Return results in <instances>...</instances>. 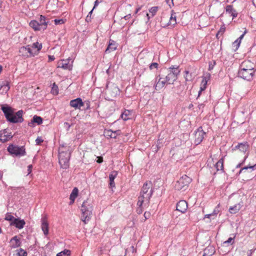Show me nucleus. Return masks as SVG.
Listing matches in <instances>:
<instances>
[{
  "instance_id": "obj_50",
  "label": "nucleus",
  "mask_w": 256,
  "mask_h": 256,
  "mask_svg": "<svg viewBox=\"0 0 256 256\" xmlns=\"http://www.w3.org/2000/svg\"><path fill=\"white\" fill-rule=\"evenodd\" d=\"M92 11L93 10H92L88 14L86 18V21L88 22H90V20H91V16H92Z\"/></svg>"
},
{
  "instance_id": "obj_17",
  "label": "nucleus",
  "mask_w": 256,
  "mask_h": 256,
  "mask_svg": "<svg viewBox=\"0 0 256 256\" xmlns=\"http://www.w3.org/2000/svg\"><path fill=\"white\" fill-rule=\"evenodd\" d=\"M227 16H232L233 19L238 16V12L232 6L228 5L226 8V14Z\"/></svg>"
},
{
  "instance_id": "obj_20",
  "label": "nucleus",
  "mask_w": 256,
  "mask_h": 256,
  "mask_svg": "<svg viewBox=\"0 0 256 256\" xmlns=\"http://www.w3.org/2000/svg\"><path fill=\"white\" fill-rule=\"evenodd\" d=\"M10 246L12 248H16L20 246L21 242L20 238L18 236H14L10 242Z\"/></svg>"
},
{
  "instance_id": "obj_2",
  "label": "nucleus",
  "mask_w": 256,
  "mask_h": 256,
  "mask_svg": "<svg viewBox=\"0 0 256 256\" xmlns=\"http://www.w3.org/2000/svg\"><path fill=\"white\" fill-rule=\"evenodd\" d=\"M249 149V144L247 142L238 143L232 148L234 157L236 159H242V163H244L248 157L247 152Z\"/></svg>"
},
{
  "instance_id": "obj_10",
  "label": "nucleus",
  "mask_w": 256,
  "mask_h": 256,
  "mask_svg": "<svg viewBox=\"0 0 256 256\" xmlns=\"http://www.w3.org/2000/svg\"><path fill=\"white\" fill-rule=\"evenodd\" d=\"M12 134L9 130L4 129L0 130V142H5L12 138Z\"/></svg>"
},
{
  "instance_id": "obj_18",
  "label": "nucleus",
  "mask_w": 256,
  "mask_h": 256,
  "mask_svg": "<svg viewBox=\"0 0 256 256\" xmlns=\"http://www.w3.org/2000/svg\"><path fill=\"white\" fill-rule=\"evenodd\" d=\"M30 26L34 30H46V24H40L36 20H32L30 22Z\"/></svg>"
},
{
  "instance_id": "obj_47",
  "label": "nucleus",
  "mask_w": 256,
  "mask_h": 256,
  "mask_svg": "<svg viewBox=\"0 0 256 256\" xmlns=\"http://www.w3.org/2000/svg\"><path fill=\"white\" fill-rule=\"evenodd\" d=\"M65 20L63 19H55L54 22L55 24H61L64 23Z\"/></svg>"
},
{
  "instance_id": "obj_52",
  "label": "nucleus",
  "mask_w": 256,
  "mask_h": 256,
  "mask_svg": "<svg viewBox=\"0 0 256 256\" xmlns=\"http://www.w3.org/2000/svg\"><path fill=\"white\" fill-rule=\"evenodd\" d=\"M151 215V214L150 212H146L144 213V220H146L148 219L150 216Z\"/></svg>"
},
{
  "instance_id": "obj_27",
  "label": "nucleus",
  "mask_w": 256,
  "mask_h": 256,
  "mask_svg": "<svg viewBox=\"0 0 256 256\" xmlns=\"http://www.w3.org/2000/svg\"><path fill=\"white\" fill-rule=\"evenodd\" d=\"M42 118L38 116H34L31 120V122L28 123V126H32L34 123H36L37 124L39 125L42 124Z\"/></svg>"
},
{
  "instance_id": "obj_56",
  "label": "nucleus",
  "mask_w": 256,
  "mask_h": 256,
  "mask_svg": "<svg viewBox=\"0 0 256 256\" xmlns=\"http://www.w3.org/2000/svg\"><path fill=\"white\" fill-rule=\"evenodd\" d=\"M173 0H166V2L170 6H174Z\"/></svg>"
},
{
  "instance_id": "obj_6",
  "label": "nucleus",
  "mask_w": 256,
  "mask_h": 256,
  "mask_svg": "<svg viewBox=\"0 0 256 256\" xmlns=\"http://www.w3.org/2000/svg\"><path fill=\"white\" fill-rule=\"evenodd\" d=\"M180 72L178 67L175 68L174 66H172L166 69L164 74L162 76L167 82L168 84H172L178 78V76Z\"/></svg>"
},
{
  "instance_id": "obj_58",
  "label": "nucleus",
  "mask_w": 256,
  "mask_h": 256,
  "mask_svg": "<svg viewBox=\"0 0 256 256\" xmlns=\"http://www.w3.org/2000/svg\"><path fill=\"white\" fill-rule=\"evenodd\" d=\"M142 211H143V208H142V206H141L140 207L138 206V208L137 210L138 213L141 214L142 212Z\"/></svg>"
},
{
  "instance_id": "obj_1",
  "label": "nucleus",
  "mask_w": 256,
  "mask_h": 256,
  "mask_svg": "<svg viewBox=\"0 0 256 256\" xmlns=\"http://www.w3.org/2000/svg\"><path fill=\"white\" fill-rule=\"evenodd\" d=\"M255 72L254 63L249 60H246L241 64L238 74L240 78L251 80L253 79Z\"/></svg>"
},
{
  "instance_id": "obj_62",
  "label": "nucleus",
  "mask_w": 256,
  "mask_h": 256,
  "mask_svg": "<svg viewBox=\"0 0 256 256\" xmlns=\"http://www.w3.org/2000/svg\"><path fill=\"white\" fill-rule=\"evenodd\" d=\"M86 109L90 108V102L89 101L86 102Z\"/></svg>"
},
{
  "instance_id": "obj_59",
  "label": "nucleus",
  "mask_w": 256,
  "mask_h": 256,
  "mask_svg": "<svg viewBox=\"0 0 256 256\" xmlns=\"http://www.w3.org/2000/svg\"><path fill=\"white\" fill-rule=\"evenodd\" d=\"M32 165L30 164L28 166V174H30L31 172H32Z\"/></svg>"
},
{
  "instance_id": "obj_63",
  "label": "nucleus",
  "mask_w": 256,
  "mask_h": 256,
  "mask_svg": "<svg viewBox=\"0 0 256 256\" xmlns=\"http://www.w3.org/2000/svg\"><path fill=\"white\" fill-rule=\"evenodd\" d=\"M240 160L241 162H240V164H238L236 166V168H238L240 167V166H241L244 164V163H242V159H240Z\"/></svg>"
},
{
  "instance_id": "obj_21",
  "label": "nucleus",
  "mask_w": 256,
  "mask_h": 256,
  "mask_svg": "<svg viewBox=\"0 0 256 256\" xmlns=\"http://www.w3.org/2000/svg\"><path fill=\"white\" fill-rule=\"evenodd\" d=\"M26 222L24 220H20L19 218H16L12 223H10L12 226H15L18 229H22L24 228Z\"/></svg>"
},
{
  "instance_id": "obj_64",
  "label": "nucleus",
  "mask_w": 256,
  "mask_h": 256,
  "mask_svg": "<svg viewBox=\"0 0 256 256\" xmlns=\"http://www.w3.org/2000/svg\"><path fill=\"white\" fill-rule=\"evenodd\" d=\"M246 34V32H244V34H243L242 35H241L238 38L240 40V41L242 40L243 38H244V34Z\"/></svg>"
},
{
  "instance_id": "obj_34",
  "label": "nucleus",
  "mask_w": 256,
  "mask_h": 256,
  "mask_svg": "<svg viewBox=\"0 0 256 256\" xmlns=\"http://www.w3.org/2000/svg\"><path fill=\"white\" fill-rule=\"evenodd\" d=\"M104 134L107 137H110V138H116V132H112L111 130H106L104 132Z\"/></svg>"
},
{
  "instance_id": "obj_61",
  "label": "nucleus",
  "mask_w": 256,
  "mask_h": 256,
  "mask_svg": "<svg viewBox=\"0 0 256 256\" xmlns=\"http://www.w3.org/2000/svg\"><path fill=\"white\" fill-rule=\"evenodd\" d=\"M131 18V14L130 13L124 16V18L126 20H128L129 18Z\"/></svg>"
},
{
  "instance_id": "obj_5",
  "label": "nucleus",
  "mask_w": 256,
  "mask_h": 256,
  "mask_svg": "<svg viewBox=\"0 0 256 256\" xmlns=\"http://www.w3.org/2000/svg\"><path fill=\"white\" fill-rule=\"evenodd\" d=\"M59 164L60 167L66 169L69 167V160L70 156L69 146H60L58 149Z\"/></svg>"
},
{
  "instance_id": "obj_28",
  "label": "nucleus",
  "mask_w": 256,
  "mask_h": 256,
  "mask_svg": "<svg viewBox=\"0 0 256 256\" xmlns=\"http://www.w3.org/2000/svg\"><path fill=\"white\" fill-rule=\"evenodd\" d=\"M78 188H74L70 196V204H73L78 196Z\"/></svg>"
},
{
  "instance_id": "obj_51",
  "label": "nucleus",
  "mask_w": 256,
  "mask_h": 256,
  "mask_svg": "<svg viewBox=\"0 0 256 256\" xmlns=\"http://www.w3.org/2000/svg\"><path fill=\"white\" fill-rule=\"evenodd\" d=\"M241 42L240 40L238 38L236 40H235V42H234L233 44L234 45V46H236V48H237L239 46Z\"/></svg>"
},
{
  "instance_id": "obj_38",
  "label": "nucleus",
  "mask_w": 256,
  "mask_h": 256,
  "mask_svg": "<svg viewBox=\"0 0 256 256\" xmlns=\"http://www.w3.org/2000/svg\"><path fill=\"white\" fill-rule=\"evenodd\" d=\"M184 72V77L186 81H191L192 80V74H190L188 70H185Z\"/></svg>"
},
{
  "instance_id": "obj_44",
  "label": "nucleus",
  "mask_w": 256,
  "mask_h": 256,
  "mask_svg": "<svg viewBox=\"0 0 256 256\" xmlns=\"http://www.w3.org/2000/svg\"><path fill=\"white\" fill-rule=\"evenodd\" d=\"M40 24H46V28L47 27V22H46V18L41 15L40 16V22L39 23Z\"/></svg>"
},
{
  "instance_id": "obj_49",
  "label": "nucleus",
  "mask_w": 256,
  "mask_h": 256,
  "mask_svg": "<svg viewBox=\"0 0 256 256\" xmlns=\"http://www.w3.org/2000/svg\"><path fill=\"white\" fill-rule=\"evenodd\" d=\"M44 142V140L41 137H38L36 140V144L40 145Z\"/></svg>"
},
{
  "instance_id": "obj_53",
  "label": "nucleus",
  "mask_w": 256,
  "mask_h": 256,
  "mask_svg": "<svg viewBox=\"0 0 256 256\" xmlns=\"http://www.w3.org/2000/svg\"><path fill=\"white\" fill-rule=\"evenodd\" d=\"M256 168V164L254 165L253 166H250V167H248V166H246V167H244L243 168H242L240 171V173H241L242 172V171L244 170H247L248 168Z\"/></svg>"
},
{
  "instance_id": "obj_30",
  "label": "nucleus",
  "mask_w": 256,
  "mask_h": 256,
  "mask_svg": "<svg viewBox=\"0 0 256 256\" xmlns=\"http://www.w3.org/2000/svg\"><path fill=\"white\" fill-rule=\"evenodd\" d=\"M132 112L126 110L124 112L121 114L122 118L124 120H127L130 118V116H132Z\"/></svg>"
},
{
  "instance_id": "obj_54",
  "label": "nucleus",
  "mask_w": 256,
  "mask_h": 256,
  "mask_svg": "<svg viewBox=\"0 0 256 256\" xmlns=\"http://www.w3.org/2000/svg\"><path fill=\"white\" fill-rule=\"evenodd\" d=\"M236 235L233 238H230L228 239L224 242V244L231 243L232 241L235 238Z\"/></svg>"
},
{
  "instance_id": "obj_14",
  "label": "nucleus",
  "mask_w": 256,
  "mask_h": 256,
  "mask_svg": "<svg viewBox=\"0 0 256 256\" xmlns=\"http://www.w3.org/2000/svg\"><path fill=\"white\" fill-rule=\"evenodd\" d=\"M150 192V194H152V184L151 182H146L143 185L140 192L146 194Z\"/></svg>"
},
{
  "instance_id": "obj_46",
  "label": "nucleus",
  "mask_w": 256,
  "mask_h": 256,
  "mask_svg": "<svg viewBox=\"0 0 256 256\" xmlns=\"http://www.w3.org/2000/svg\"><path fill=\"white\" fill-rule=\"evenodd\" d=\"M216 64V61L215 60H212L211 62H209V65H208V70H212L214 69L215 65Z\"/></svg>"
},
{
  "instance_id": "obj_11",
  "label": "nucleus",
  "mask_w": 256,
  "mask_h": 256,
  "mask_svg": "<svg viewBox=\"0 0 256 256\" xmlns=\"http://www.w3.org/2000/svg\"><path fill=\"white\" fill-rule=\"evenodd\" d=\"M57 68H62L64 70H72V66L69 64L68 60H61L58 62Z\"/></svg>"
},
{
  "instance_id": "obj_8",
  "label": "nucleus",
  "mask_w": 256,
  "mask_h": 256,
  "mask_svg": "<svg viewBox=\"0 0 256 256\" xmlns=\"http://www.w3.org/2000/svg\"><path fill=\"white\" fill-rule=\"evenodd\" d=\"M8 151L12 155L17 156H21L26 154V151L24 146H18L14 144H10L8 147Z\"/></svg>"
},
{
  "instance_id": "obj_33",
  "label": "nucleus",
  "mask_w": 256,
  "mask_h": 256,
  "mask_svg": "<svg viewBox=\"0 0 256 256\" xmlns=\"http://www.w3.org/2000/svg\"><path fill=\"white\" fill-rule=\"evenodd\" d=\"M240 209V204H236L234 206L230 207L229 209V212L231 214H236L238 212Z\"/></svg>"
},
{
  "instance_id": "obj_43",
  "label": "nucleus",
  "mask_w": 256,
  "mask_h": 256,
  "mask_svg": "<svg viewBox=\"0 0 256 256\" xmlns=\"http://www.w3.org/2000/svg\"><path fill=\"white\" fill-rule=\"evenodd\" d=\"M32 46V48H36L38 50H40L42 49V44H40L38 42H34Z\"/></svg>"
},
{
  "instance_id": "obj_9",
  "label": "nucleus",
  "mask_w": 256,
  "mask_h": 256,
  "mask_svg": "<svg viewBox=\"0 0 256 256\" xmlns=\"http://www.w3.org/2000/svg\"><path fill=\"white\" fill-rule=\"evenodd\" d=\"M206 133L204 131L202 127H199L194 134V143L198 145L201 143L204 140Z\"/></svg>"
},
{
  "instance_id": "obj_39",
  "label": "nucleus",
  "mask_w": 256,
  "mask_h": 256,
  "mask_svg": "<svg viewBox=\"0 0 256 256\" xmlns=\"http://www.w3.org/2000/svg\"><path fill=\"white\" fill-rule=\"evenodd\" d=\"M70 250H64V251L58 253L56 256H70Z\"/></svg>"
},
{
  "instance_id": "obj_23",
  "label": "nucleus",
  "mask_w": 256,
  "mask_h": 256,
  "mask_svg": "<svg viewBox=\"0 0 256 256\" xmlns=\"http://www.w3.org/2000/svg\"><path fill=\"white\" fill-rule=\"evenodd\" d=\"M210 74H208L206 75V76L202 77V80L200 87V90L199 92V94L202 92L204 91L206 88L208 81L210 78Z\"/></svg>"
},
{
  "instance_id": "obj_60",
  "label": "nucleus",
  "mask_w": 256,
  "mask_h": 256,
  "mask_svg": "<svg viewBox=\"0 0 256 256\" xmlns=\"http://www.w3.org/2000/svg\"><path fill=\"white\" fill-rule=\"evenodd\" d=\"M55 59V58L54 56H48V60L49 62H52Z\"/></svg>"
},
{
  "instance_id": "obj_12",
  "label": "nucleus",
  "mask_w": 256,
  "mask_h": 256,
  "mask_svg": "<svg viewBox=\"0 0 256 256\" xmlns=\"http://www.w3.org/2000/svg\"><path fill=\"white\" fill-rule=\"evenodd\" d=\"M70 105L75 110L80 109L82 106H84V102L80 98H77L76 99L71 100L70 102Z\"/></svg>"
},
{
  "instance_id": "obj_7",
  "label": "nucleus",
  "mask_w": 256,
  "mask_h": 256,
  "mask_svg": "<svg viewBox=\"0 0 256 256\" xmlns=\"http://www.w3.org/2000/svg\"><path fill=\"white\" fill-rule=\"evenodd\" d=\"M191 182L192 178H190L186 175H184L180 177L175 184V189L178 190H185L188 188Z\"/></svg>"
},
{
  "instance_id": "obj_40",
  "label": "nucleus",
  "mask_w": 256,
  "mask_h": 256,
  "mask_svg": "<svg viewBox=\"0 0 256 256\" xmlns=\"http://www.w3.org/2000/svg\"><path fill=\"white\" fill-rule=\"evenodd\" d=\"M158 6H153L152 7L150 10L149 12L151 14V16H154L158 10Z\"/></svg>"
},
{
  "instance_id": "obj_55",
  "label": "nucleus",
  "mask_w": 256,
  "mask_h": 256,
  "mask_svg": "<svg viewBox=\"0 0 256 256\" xmlns=\"http://www.w3.org/2000/svg\"><path fill=\"white\" fill-rule=\"evenodd\" d=\"M97 158L96 162L100 164L103 162V158L102 156H98Z\"/></svg>"
},
{
  "instance_id": "obj_4",
  "label": "nucleus",
  "mask_w": 256,
  "mask_h": 256,
  "mask_svg": "<svg viewBox=\"0 0 256 256\" xmlns=\"http://www.w3.org/2000/svg\"><path fill=\"white\" fill-rule=\"evenodd\" d=\"M2 110L6 118L10 122L17 123L22 122L24 121L22 110H18L14 114V110L8 106H2Z\"/></svg>"
},
{
  "instance_id": "obj_3",
  "label": "nucleus",
  "mask_w": 256,
  "mask_h": 256,
  "mask_svg": "<svg viewBox=\"0 0 256 256\" xmlns=\"http://www.w3.org/2000/svg\"><path fill=\"white\" fill-rule=\"evenodd\" d=\"M80 220L86 224L90 220L93 210L92 202L86 199L82 202L80 207Z\"/></svg>"
},
{
  "instance_id": "obj_13",
  "label": "nucleus",
  "mask_w": 256,
  "mask_h": 256,
  "mask_svg": "<svg viewBox=\"0 0 256 256\" xmlns=\"http://www.w3.org/2000/svg\"><path fill=\"white\" fill-rule=\"evenodd\" d=\"M42 230L44 232V234L46 236L48 234L49 226L48 221V218L46 216H44L42 218Z\"/></svg>"
},
{
  "instance_id": "obj_15",
  "label": "nucleus",
  "mask_w": 256,
  "mask_h": 256,
  "mask_svg": "<svg viewBox=\"0 0 256 256\" xmlns=\"http://www.w3.org/2000/svg\"><path fill=\"white\" fill-rule=\"evenodd\" d=\"M188 207L187 202L184 200H182L177 204L176 210L182 213H184L186 211Z\"/></svg>"
},
{
  "instance_id": "obj_37",
  "label": "nucleus",
  "mask_w": 256,
  "mask_h": 256,
  "mask_svg": "<svg viewBox=\"0 0 256 256\" xmlns=\"http://www.w3.org/2000/svg\"><path fill=\"white\" fill-rule=\"evenodd\" d=\"M51 92L54 95H57L58 94V86L55 82L53 84Z\"/></svg>"
},
{
  "instance_id": "obj_41",
  "label": "nucleus",
  "mask_w": 256,
  "mask_h": 256,
  "mask_svg": "<svg viewBox=\"0 0 256 256\" xmlns=\"http://www.w3.org/2000/svg\"><path fill=\"white\" fill-rule=\"evenodd\" d=\"M16 218H14L12 214H7L5 217V220L10 222V223H12L14 221V220Z\"/></svg>"
},
{
  "instance_id": "obj_26",
  "label": "nucleus",
  "mask_w": 256,
  "mask_h": 256,
  "mask_svg": "<svg viewBox=\"0 0 256 256\" xmlns=\"http://www.w3.org/2000/svg\"><path fill=\"white\" fill-rule=\"evenodd\" d=\"M118 176V172L116 171H112L109 176L110 179V188L115 187V183L114 180Z\"/></svg>"
},
{
  "instance_id": "obj_19",
  "label": "nucleus",
  "mask_w": 256,
  "mask_h": 256,
  "mask_svg": "<svg viewBox=\"0 0 256 256\" xmlns=\"http://www.w3.org/2000/svg\"><path fill=\"white\" fill-rule=\"evenodd\" d=\"M166 84H167V82L162 75L154 85V88L156 90H160Z\"/></svg>"
},
{
  "instance_id": "obj_35",
  "label": "nucleus",
  "mask_w": 256,
  "mask_h": 256,
  "mask_svg": "<svg viewBox=\"0 0 256 256\" xmlns=\"http://www.w3.org/2000/svg\"><path fill=\"white\" fill-rule=\"evenodd\" d=\"M30 56H34L38 54L40 52L38 49L34 48H32V46L30 45Z\"/></svg>"
},
{
  "instance_id": "obj_16",
  "label": "nucleus",
  "mask_w": 256,
  "mask_h": 256,
  "mask_svg": "<svg viewBox=\"0 0 256 256\" xmlns=\"http://www.w3.org/2000/svg\"><path fill=\"white\" fill-rule=\"evenodd\" d=\"M30 45H28L26 46H22L19 50L20 55L24 58L30 57Z\"/></svg>"
},
{
  "instance_id": "obj_42",
  "label": "nucleus",
  "mask_w": 256,
  "mask_h": 256,
  "mask_svg": "<svg viewBox=\"0 0 256 256\" xmlns=\"http://www.w3.org/2000/svg\"><path fill=\"white\" fill-rule=\"evenodd\" d=\"M18 256H26L27 252L22 248H20L18 250Z\"/></svg>"
},
{
  "instance_id": "obj_36",
  "label": "nucleus",
  "mask_w": 256,
  "mask_h": 256,
  "mask_svg": "<svg viewBox=\"0 0 256 256\" xmlns=\"http://www.w3.org/2000/svg\"><path fill=\"white\" fill-rule=\"evenodd\" d=\"M1 88L4 90L5 89L6 91L8 90L10 88L9 82L7 80L2 82L1 84Z\"/></svg>"
},
{
  "instance_id": "obj_31",
  "label": "nucleus",
  "mask_w": 256,
  "mask_h": 256,
  "mask_svg": "<svg viewBox=\"0 0 256 256\" xmlns=\"http://www.w3.org/2000/svg\"><path fill=\"white\" fill-rule=\"evenodd\" d=\"M137 204L140 207L142 206L143 204L144 206H146L145 196L140 194V196L138 198Z\"/></svg>"
},
{
  "instance_id": "obj_25",
  "label": "nucleus",
  "mask_w": 256,
  "mask_h": 256,
  "mask_svg": "<svg viewBox=\"0 0 256 256\" xmlns=\"http://www.w3.org/2000/svg\"><path fill=\"white\" fill-rule=\"evenodd\" d=\"M117 48V44L113 40H110L108 46L106 50V53H109L115 50Z\"/></svg>"
},
{
  "instance_id": "obj_48",
  "label": "nucleus",
  "mask_w": 256,
  "mask_h": 256,
  "mask_svg": "<svg viewBox=\"0 0 256 256\" xmlns=\"http://www.w3.org/2000/svg\"><path fill=\"white\" fill-rule=\"evenodd\" d=\"M158 64L157 62H152L150 64L149 68L150 70L154 68H158Z\"/></svg>"
},
{
  "instance_id": "obj_32",
  "label": "nucleus",
  "mask_w": 256,
  "mask_h": 256,
  "mask_svg": "<svg viewBox=\"0 0 256 256\" xmlns=\"http://www.w3.org/2000/svg\"><path fill=\"white\" fill-rule=\"evenodd\" d=\"M141 194L145 196V202H146V206L147 207L149 205L150 203V198L152 196V194H150V192H148V193H146V194H143L142 192H140Z\"/></svg>"
},
{
  "instance_id": "obj_24",
  "label": "nucleus",
  "mask_w": 256,
  "mask_h": 256,
  "mask_svg": "<svg viewBox=\"0 0 256 256\" xmlns=\"http://www.w3.org/2000/svg\"><path fill=\"white\" fill-rule=\"evenodd\" d=\"M176 24V13L173 11L172 12L170 17V18L169 22L167 24L166 26H170L171 27H174Z\"/></svg>"
},
{
  "instance_id": "obj_22",
  "label": "nucleus",
  "mask_w": 256,
  "mask_h": 256,
  "mask_svg": "<svg viewBox=\"0 0 256 256\" xmlns=\"http://www.w3.org/2000/svg\"><path fill=\"white\" fill-rule=\"evenodd\" d=\"M220 206V204H218V206L214 210L212 213L206 214L204 216V219L208 218H210V219L214 220L216 218V216L217 214L220 212V210H219Z\"/></svg>"
},
{
  "instance_id": "obj_45",
  "label": "nucleus",
  "mask_w": 256,
  "mask_h": 256,
  "mask_svg": "<svg viewBox=\"0 0 256 256\" xmlns=\"http://www.w3.org/2000/svg\"><path fill=\"white\" fill-rule=\"evenodd\" d=\"M225 30H226L225 27H224V26L220 27V28L218 32V33L216 35V38H219L218 36L220 34L222 35L224 32Z\"/></svg>"
},
{
  "instance_id": "obj_57",
  "label": "nucleus",
  "mask_w": 256,
  "mask_h": 256,
  "mask_svg": "<svg viewBox=\"0 0 256 256\" xmlns=\"http://www.w3.org/2000/svg\"><path fill=\"white\" fill-rule=\"evenodd\" d=\"M102 1V0L100 2H99V0H96L94 2V6L92 8V10H94L98 5L99 3L100 2Z\"/></svg>"
},
{
  "instance_id": "obj_29",
  "label": "nucleus",
  "mask_w": 256,
  "mask_h": 256,
  "mask_svg": "<svg viewBox=\"0 0 256 256\" xmlns=\"http://www.w3.org/2000/svg\"><path fill=\"white\" fill-rule=\"evenodd\" d=\"M224 157H222L216 164V168L218 171L221 170L224 172Z\"/></svg>"
}]
</instances>
